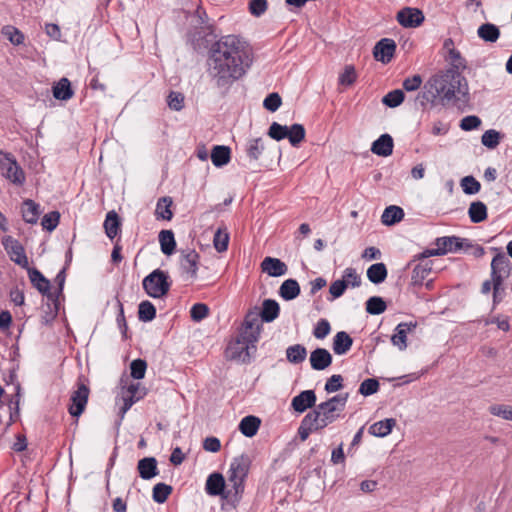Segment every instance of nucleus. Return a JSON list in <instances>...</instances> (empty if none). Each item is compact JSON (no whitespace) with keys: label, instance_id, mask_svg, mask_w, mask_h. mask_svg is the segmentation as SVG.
Here are the masks:
<instances>
[{"label":"nucleus","instance_id":"nucleus-1","mask_svg":"<svg viewBox=\"0 0 512 512\" xmlns=\"http://www.w3.org/2000/svg\"><path fill=\"white\" fill-rule=\"evenodd\" d=\"M252 61L247 44L234 35H228L212 49L209 74L217 87H229L246 73Z\"/></svg>","mask_w":512,"mask_h":512},{"label":"nucleus","instance_id":"nucleus-2","mask_svg":"<svg viewBox=\"0 0 512 512\" xmlns=\"http://www.w3.org/2000/svg\"><path fill=\"white\" fill-rule=\"evenodd\" d=\"M469 87L466 78L455 69H443L433 74L418 94L422 106L466 100Z\"/></svg>","mask_w":512,"mask_h":512},{"label":"nucleus","instance_id":"nucleus-3","mask_svg":"<svg viewBox=\"0 0 512 512\" xmlns=\"http://www.w3.org/2000/svg\"><path fill=\"white\" fill-rule=\"evenodd\" d=\"M348 393L336 395L329 400L320 403L314 410L308 413L310 423L315 422L321 430L336 421L344 410L348 400Z\"/></svg>","mask_w":512,"mask_h":512},{"label":"nucleus","instance_id":"nucleus-4","mask_svg":"<svg viewBox=\"0 0 512 512\" xmlns=\"http://www.w3.org/2000/svg\"><path fill=\"white\" fill-rule=\"evenodd\" d=\"M511 272V262L509 258L504 254L499 252L491 262V277L493 282V302L494 304L500 302V291L502 289V285L505 279L510 276Z\"/></svg>","mask_w":512,"mask_h":512},{"label":"nucleus","instance_id":"nucleus-5","mask_svg":"<svg viewBox=\"0 0 512 512\" xmlns=\"http://www.w3.org/2000/svg\"><path fill=\"white\" fill-rule=\"evenodd\" d=\"M142 285L148 296L161 298L170 289L169 276L165 271L156 269L143 279Z\"/></svg>","mask_w":512,"mask_h":512},{"label":"nucleus","instance_id":"nucleus-6","mask_svg":"<svg viewBox=\"0 0 512 512\" xmlns=\"http://www.w3.org/2000/svg\"><path fill=\"white\" fill-rule=\"evenodd\" d=\"M0 174L9 182L22 186L26 176L16 158L9 152L0 150Z\"/></svg>","mask_w":512,"mask_h":512},{"label":"nucleus","instance_id":"nucleus-7","mask_svg":"<svg viewBox=\"0 0 512 512\" xmlns=\"http://www.w3.org/2000/svg\"><path fill=\"white\" fill-rule=\"evenodd\" d=\"M251 461L247 455H240L235 457L230 465L228 480L236 493L243 490V483L249 473Z\"/></svg>","mask_w":512,"mask_h":512},{"label":"nucleus","instance_id":"nucleus-8","mask_svg":"<svg viewBox=\"0 0 512 512\" xmlns=\"http://www.w3.org/2000/svg\"><path fill=\"white\" fill-rule=\"evenodd\" d=\"M255 343L248 341L244 335L231 341L226 348V357L238 362H248L250 360V349H255Z\"/></svg>","mask_w":512,"mask_h":512},{"label":"nucleus","instance_id":"nucleus-9","mask_svg":"<svg viewBox=\"0 0 512 512\" xmlns=\"http://www.w3.org/2000/svg\"><path fill=\"white\" fill-rule=\"evenodd\" d=\"M435 245V249H428L422 253L423 258L456 252L464 247V239L456 236L439 237L436 239Z\"/></svg>","mask_w":512,"mask_h":512},{"label":"nucleus","instance_id":"nucleus-10","mask_svg":"<svg viewBox=\"0 0 512 512\" xmlns=\"http://www.w3.org/2000/svg\"><path fill=\"white\" fill-rule=\"evenodd\" d=\"M2 244L11 261L21 266L22 268H28V258L26 256L24 247L18 240L12 236H5L2 239Z\"/></svg>","mask_w":512,"mask_h":512},{"label":"nucleus","instance_id":"nucleus-11","mask_svg":"<svg viewBox=\"0 0 512 512\" xmlns=\"http://www.w3.org/2000/svg\"><path fill=\"white\" fill-rule=\"evenodd\" d=\"M443 52L445 61L450 65L448 69H455L462 73L467 68V62L461 52L455 47L453 39L447 38L444 40Z\"/></svg>","mask_w":512,"mask_h":512},{"label":"nucleus","instance_id":"nucleus-12","mask_svg":"<svg viewBox=\"0 0 512 512\" xmlns=\"http://www.w3.org/2000/svg\"><path fill=\"white\" fill-rule=\"evenodd\" d=\"M89 392L87 385L81 382L77 384V389L71 394V404L68 408L71 416L79 417L84 412L88 402Z\"/></svg>","mask_w":512,"mask_h":512},{"label":"nucleus","instance_id":"nucleus-13","mask_svg":"<svg viewBox=\"0 0 512 512\" xmlns=\"http://www.w3.org/2000/svg\"><path fill=\"white\" fill-rule=\"evenodd\" d=\"M200 256L194 250L187 248L181 251L180 267L189 279H196L199 267Z\"/></svg>","mask_w":512,"mask_h":512},{"label":"nucleus","instance_id":"nucleus-14","mask_svg":"<svg viewBox=\"0 0 512 512\" xmlns=\"http://www.w3.org/2000/svg\"><path fill=\"white\" fill-rule=\"evenodd\" d=\"M259 317L260 314L257 311H249L245 316L242 335L248 341L257 342L259 340L262 329Z\"/></svg>","mask_w":512,"mask_h":512},{"label":"nucleus","instance_id":"nucleus-15","mask_svg":"<svg viewBox=\"0 0 512 512\" xmlns=\"http://www.w3.org/2000/svg\"><path fill=\"white\" fill-rule=\"evenodd\" d=\"M396 19L405 28H415L423 23L424 14L417 8L406 7L397 13Z\"/></svg>","mask_w":512,"mask_h":512},{"label":"nucleus","instance_id":"nucleus-16","mask_svg":"<svg viewBox=\"0 0 512 512\" xmlns=\"http://www.w3.org/2000/svg\"><path fill=\"white\" fill-rule=\"evenodd\" d=\"M395 50V41L389 38H383L374 46L373 55L377 61L387 64L393 58Z\"/></svg>","mask_w":512,"mask_h":512},{"label":"nucleus","instance_id":"nucleus-17","mask_svg":"<svg viewBox=\"0 0 512 512\" xmlns=\"http://www.w3.org/2000/svg\"><path fill=\"white\" fill-rule=\"evenodd\" d=\"M309 361L313 370L322 371L332 364V355L325 348H316L310 353Z\"/></svg>","mask_w":512,"mask_h":512},{"label":"nucleus","instance_id":"nucleus-18","mask_svg":"<svg viewBox=\"0 0 512 512\" xmlns=\"http://www.w3.org/2000/svg\"><path fill=\"white\" fill-rule=\"evenodd\" d=\"M417 324L413 322H402L395 328V332L391 337V342L394 346L398 347L399 350H405L407 347V334L412 332L416 328Z\"/></svg>","mask_w":512,"mask_h":512},{"label":"nucleus","instance_id":"nucleus-19","mask_svg":"<svg viewBox=\"0 0 512 512\" xmlns=\"http://www.w3.org/2000/svg\"><path fill=\"white\" fill-rule=\"evenodd\" d=\"M417 258L419 263L413 268L411 280L414 285H422L423 281L431 273L433 263L431 260L423 258L422 253Z\"/></svg>","mask_w":512,"mask_h":512},{"label":"nucleus","instance_id":"nucleus-20","mask_svg":"<svg viewBox=\"0 0 512 512\" xmlns=\"http://www.w3.org/2000/svg\"><path fill=\"white\" fill-rule=\"evenodd\" d=\"M316 394L313 390H305L292 399V408L299 413L306 411L308 408L315 406Z\"/></svg>","mask_w":512,"mask_h":512},{"label":"nucleus","instance_id":"nucleus-21","mask_svg":"<svg viewBox=\"0 0 512 512\" xmlns=\"http://www.w3.org/2000/svg\"><path fill=\"white\" fill-rule=\"evenodd\" d=\"M261 269L269 276L279 277L286 274L287 265L278 258L266 257L261 263Z\"/></svg>","mask_w":512,"mask_h":512},{"label":"nucleus","instance_id":"nucleus-22","mask_svg":"<svg viewBox=\"0 0 512 512\" xmlns=\"http://www.w3.org/2000/svg\"><path fill=\"white\" fill-rule=\"evenodd\" d=\"M393 147V138L389 134H382L372 143L371 151L378 156L388 157L393 153Z\"/></svg>","mask_w":512,"mask_h":512},{"label":"nucleus","instance_id":"nucleus-23","mask_svg":"<svg viewBox=\"0 0 512 512\" xmlns=\"http://www.w3.org/2000/svg\"><path fill=\"white\" fill-rule=\"evenodd\" d=\"M353 345L352 337L345 331L337 332L333 338V351L337 355L346 354Z\"/></svg>","mask_w":512,"mask_h":512},{"label":"nucleus","instance_id":"nucleus-24","mask_svg":"<svg viewBox=\"0 0 512 512\" xmlns=\"http://www.w3.org/2000/svg\"><path fill=\"white\" fill-rule=\"evenodd\" d=\"M137 469L142 479L149 480L158 475L157 461L154 457L139 460Z\"/></svg>","mask_w":512,"mask_h":512},{"label":"nucleus","instance_id":"nucleus-25","mask_svg":"<svg viewBox=\"0 0 512 512\" xmlns=\"http://www.w3.org/2000/svg\"><path fill=\"white\" fill-rule=\"evenodd\" d=\"M52 92L54 98L62 101H67L74 95V92L71 88V83L65 77L61 78L57 83L53 85Z\"/></svg>","mask_w":512,"mask_h":512},{"label":"nucleus","instance_id":"nucleus-26","mask_svg":"<svg viewBox=\"0 0 512 512\" xmlns=\"http://www.w3.org/2000/svg\"><path fill=\"white\" fill-rule=\"evenodd\" d=\"M225 487V480L222 474L213 473L206 480L205 490L210 496L221 495Z\"/></svg>","mask_w":512,"mask_h":512},{"label":"nucleus","instance_id":"nucleus-27","mask_svg":"<svg viewBox=\"0 0 512 512\" xmlns=\"http://www.w3.org/2000/svg\"><path fill=\"white\" fill-rule=\"evenodd\" d=\"M231 150L228 146L216 145L211 151V161L214 166L222 167L229 163Z\"/></svg>","mask_w":512,"mask_h":512},{"label":"nucleus","instance_id":"nucleus-28","mask_svg":"<svg viewBox=\"0 0 512 512\" xmlns=\"http://www.w3.org/2000/svg\"><path fill=\"white\" fill-rule=\"evenodd\" d=\"M261 420L256 416H246L239 423L240 432L246 437H253L259 430Z\"/></svg>","mask_w":512,"mask_h":512},{"label":"nucleus","instance_id":"nucleus-29","mask_svg":"<svg viewBox=\"0 0 512 512\" xmlns=\"http://www.w3.org/2000/svg\"><path fill=\"white\" fill-rule=\"evenodd\" d=\"M396 425V420L393 418H387L378 422H375L369 427V433L376 437H385L389 435Z\"/></svg>","mask_w":512,"mask_h":512},{"label":"nucleus","instance_id":"nucleus-30","mask_svg":"<svg viewBox=\"0 0 512 512\" xmlns=\"http://www.w3.org/2000/svg\"><path fill=\"white\" fill-rule=\"evenodd\" d=\"M477 35L485 42H496L500 37L499 28L492 23H484L477 29Z\"/></svg>","mask_w":512,"mask_h":512},{"label":"nucleus","instance_id":"nucleus-31","mask_svg":"<svg viewBox=\"0 0 512 512\" xmlns=\"http://www.w3.org/2000/svg\"><path fill=\"white\" fill-rule=\"evenodd\" d=\"M279 311V304L275 300L266 299L263 301L260 317L264 322H272L278 317Z\"/></svg>","mask_w":512,"mask_h":512},{"label":"nucleus","instance_id":"nucleus-32","mask_svg":"<svg viewBox=\"0 0 512 512\" xmlns=\"http://www.w3.org/2000/svg\"><path fill=\"white\" fill-rule=\"evenodd\" d=\"M299 294L300 286L294 279L285 280L279 288V295L287 301L295 299Z\"/></svg>","mask_w":512,"mask_h":512},{"label":"nucleus","instance_id":"nucleus-33","mask_svg":"<svg viewBox=\"0 0 512 512\" xmlns=\"http://www.w3.org/2000/svg\"><path fill=\"white\" fill-rule=\"evenodd\" d=\"M120 219L115 211H109L104 221V229L108 238L113 239L120 230Z\"/></svg>","mask_w":512,"mask_h":512},{"label":"nucleus","instance_id":"nucleus-34","mask_svg":"<svg viewBox=\"0 0 512 512\" xmlns=\"http://www.w3.org/2000/svg\"><path fill=\"white\" fill-rule=\"evenodd\" d=\"M159 243L163 254L170 256L174 253L176 241L171 230H162L159 233Z\"/></svg>","mask_w":512,"mask_h":512},{"label":"nucleus","instance_id":"nucleus-35","mask_svg":"<svg viewBox=\"0 0 512 512\" xmlns=\"http://www.w3.org/2000/svg\"><path fill=\"white\" fill-rule=\"evenodd\" d=\"M30 281L34 287L42 294H46L50 290V282L35 268H27Z\"/></svg>","mask_w":512,"mask_h":512},{"label":"nucleus","instance_id":"nucleus-36","mask_svg":"<svg viewBox=\"0 0 512 512\" xmlns=\"http://www.w3.org/2000/svg\"><path fill=\"white\" fill-rule=\"evenodd\" d=\"M172 198L171 197H162L158 200L155 210V215L157 219L162 220H171L173 213L171 210L172 206Z\"/></svg>","mask_w":512,"mask_h":512},{"label":"nucleus","instance_id":"nucleus-37","mask_svg":"<svg viewBox=\"0 0 512 512\" xmlns=\"http://www.w3.org/2000/svg\"><path fill=\"white\" fill-rule=\"evenodd\" d=\"M403 217V209L398 206L391 205L384 210L381 216V221L385 225H393L400 222Z\"/></svg>","mask_w":512,"mask_h":512},{"label":"nucleus","instance_id":"nucleus-38","mask_svg":"<svg viewBox=\"0 0 512 512\" xmlns=\"http://www.w3.org/2000/svg\"><path fill=\"white\" fill-rule=\"evenodd\" d=\"M39 205L36 204L33 200H25L22 206V216L24 221L30 224H34L37 222L39 217Z\"/></svg>","mask_w":512,"mask_h":512},{"label":"nucleus","instance_id":"nucleus-39","mask_svg":"<svg viewBox=\"0 0 512 512\" xmlns=\"http://www.w3.org/2000/svg\"><path fill=\"white\" fill-rule=\"evenodd\" d=\"M307 356L306 348L301 344H294L286 349L287 360L292 364L302 363Z\"/></svg>","mask_w":512,"mask_h":512},{"label":"nucleus","instance_id":"nucleus-40","mask_svg":"<svg viewBox=\"0 0 512 512\" xmlns=\"http://www.w3.org/2000/svg\"><path fill=\"white\" fill-rule=\"evenodd\" d=\"M468 215L473 223H480L487 218V207L481 201H475L470 204Z\"/></svg>","mask_w":512,"mask_h":512},{"label":"nucleus","instance_id":"nucleus-41","mask_svg":"<svg viewBox=\"0 0 512 512\" xmlns=\"http://www.w3.org/2000/svg\"><path fill=\"white\" fill-rule=\"evenodd\" d=\"M387 277V269L384 263H376L367 269V278L374 284L382 283Z\"/></svg>","mask_w":512,"mask_h":512},{"label":"nucleus","instance_id":"nucleus-42","mask_svg":"<svg viewBox=\"0 0 512 512\" xmlns=\"http://www.w3.org/2000/svg\"><path fill=\"white\" fill-rule=\"evenodd\" d=\"M229 232L226 227L218 228L214 234L213 245L218 252H224L229 244Z\"/></svg>","mask_w":512,"mask_h":512},{"label":"nucleus","instance_id":"nucleus-43","mask_svg":"<svg viewBox=\"0 0 512 512\" xmlns=\"http://www.w3.org/2000/svg\"><path fill=\"white\" fill-rule=\"evenodd\" d=\"M156 316V308L150 301H142L138 308V317L143 322L152 321Z\"/></svg>","mask_w":512,"mask_h":512},{"label":"nucleus","instance_id":"nucleus-44","mask_svg":"<svg viewBox=\"0 0 512 512\" xmlns=\"http://www.w3.org/2000/svg\"><path fill=\"white\" fill-rule=\"evenodd\" d=\"M386 308V303L381 297L373 296L366 301V311L371 315H379L383 313Z\"/></svg>","mask_w":512,"mask_h":512},{"label":"nucleus","instance_id":"nucleus-45","mask_svg":"<svg viewBox=\"0 0 512 512\" xmlns=\"http://www.w3.org/2000/svg\"><path fill=\"white\" fill-rule=\"evenodd\" d=\"M305 129L301 124H293L288 129V140L292 146H298L305 138Z\"/></svg>","mask_w":512,"mask_h":512},{"label":"nucleus","instance_id":"nucleus-46","mask_svg":"<svg viewBox=\"0 0 512 512\" xmlns=\"http://www.w3.org/2000/svg\"><path fill=\"white\" fill-rule=\"evenodd\" d=\"M264 151V144L261 138H255L248 141L246 153L252 160H258Z\"/></svg>","mask_w":512,"mask_h":512},{"label":"nucleus","instance_id":"nucleus-47","mask_svg":"<svg viewBox=\"0 0 512 512\" xmlns=\"http://www.w3.org/2000/svg\"><path fill=\"white\" fill-rule=\"evenodd\" d=\"M404 98V92L400 89H395L383 97L382 103L390 108H395L404 101Z\"/></svg>","mask_w":512,"mask_h":512},{"label":"nucleus","instance_id":"nucleus-48","mask_svg":"<svg viewBox=\"0 0 512 512\" xmlns=\"http://www.w3.org/2000/svg\"><path fill=\"white\" fill-rule=\"evenodd\" d=\"M491 415L512 421V405L493 404L489 407Z\"/></svg>","mask_w":512,"mask_h":512},{"label":"nucleus","instance_id":"nucleus-49","mask_svg":"<svg viewBox=\"0 0 512 512\" xmlns=\"http://www.w3.org/2000/svg\"><path fill=\"white\" fill-rule=\"evenodd\" d=\"M171 492V486L164 483H158L153 487V500L157 503H164Z\"/></svg>","mask_w":512,"mask_h":512},{"label":"nucleus","instance_id":"nucleus-50","mask_svg":"<svg viewBox=\"0 0 512 512\" xmlns=\"http://www.w3.org/2000/svg\"><path fill=\"white\" fill-rule=\"evenodd\" d=\"M288 129V126L281 125L277 122H273L269 127L268 135L272 139L280 141L285 138H288Z\"/></svg>","mask_w":512,"mask_h":512},{"label":"nucleus","instance_id":"nucleus-51","mask_svg":"<svg viewBox=\"0 0 512 512\" xmlns=\"http://www.w3.org/2000/svg\"><path fill=\"white\" fill-rule=\"evenodd\" d=\"M481 142L487 148L494 149L499 145L500 133L493 129L487 130L482 135Z\"/></svg>","mask_w":512,"mask_h":512},{"label":"nucleus","instance_id":"nucleus-52","mask_svg":"<svg viewBox=\"0 0 512 512\" xmlns=\"http://www.w3.org/2000/svg\"><path fill=\"white\" fill-rule=\"evenodd\" d=\"M2 33L14 45H20L24 41L22 32L13 26H5Z\"/></svg>","mask_w":512,"mask_h":512},{"label":"nucleus","instance_id":"nucleus-53","mask_svg":"<svg viewBox=\"0 0 512 512\" xmlns=\"http://www.w3.org/2000/svg\"><path fill=\"white\" fill-rule=\"evenodd\" d=\"M463 192L468 195H474L480 191L481 185L473 176H466L461 180Z\"/></svg>","mask_w":512,"mask_h":512},{"label":"nucleus","instance_id":"nucleus-54","mask_svg":"<svg viewBox=\"0 0 512 512\" xmlns=\"http://www.w3.org/2000/svg\"><path fill=\"white\" fill-rule=\"evenodd\" d=\"M146 369L147 363L142 359H135L130 364L131 376L137 380L144 378Z\"/></svg>","mask_w":512,"mask_h":512},{"label":"nucleus","instance_id":"nucleus-55","mask_svg":"<svg viewBox=\"0 0 512 512\" xmlns=\"http://www.w3.org/2000/svg\"><path fill=\"white\" fill-rule=\"evenodd\" d=\"M308 414L303 418L301 425L298 429L299 437L302 441H305L311 432L321 430L318 426H316L315 422H309Z\"/></svg>","mask_w":512,"mask_h":512},{"label":"nucleus","instance_id":"nucleus-56","mask_svg":"<svg viewBox=\"0 0 512 512\" xmlns=\"http://www.w3.org/2000/svg\"><path fill=\"white\" fill-rule=\"evenodd\" d=\"M379 389V382L374 378L365 379L359 387V393L363 396H369L376 393Z\"/></svg>","mask_w":512,"mask_h":512},{"label":"nucleus","instance_id":"nucleus-57","mask_svg":"<svg viewBox=\"0 0 512 512\" xmlns=\"http://www.w3.org/2000/svg\"><path fill=\"white\" fill-rule=\"evenodd\" d=\"M209 314V308L206 304L197 303L194 304L190 309V316L193 321L199 322L206 318Z\"/></svg>","mask_w":512,"mask_h":512},{"label":"nucleus","instance_id":"nucleus-58","mask_svg":"<svg viewBox=\"0 0 512 512\" xmlns=\"http://www.w3.org/2000/svg\"><path fill=\"white\" fill-rule=\"evenodd\" d=\"M59 219H60L59 212L53 211V212H50V213L44 215V217L42 218V221H41V225L44 229H46L48 231H53L57 227V225L59 223Z\"/></svg>","mask_w":512,"mask_h":512},{"label":"nucleus","instance_id":"nucleus-59","mask_svg":"<svg viewBox=\"0 0 512 512\" xmlns=\"http://www.w3.org/2000/svg\"><path fill=\"white\" fill-rule=\"evenodd\" d=\"M331 326L328 320L320 319L313 330V335L317 339H324L329 335Z\"/></svg>","mask_w":512,"mask_h":512},{"label":"nucleus","instance_id":"nucleus-60","mask_svg":"<svg viewBox=\"0 0 512 512\" xmlns=\"http://www.w3.org/2000/svg\"><path fill=\"white\" fill-rule=\"evenodd\" d=\"M342 281H345L347 283V287L350 285L352 287H358L361 284V278L357 274L356 270L354 268H346L343 273V277L341 279Z\"/></svg>","mask_w":512,"mask_h":512},{"label":"nucleus","instance_id":"nucleus-61","mask_svg":"<svg viewBox=\"0 0 512 512\" xmlns=\"http://www.w3.org/2000/svg\"><path fill=\"white\" fill-rule=\"evenodd\" d=\"M357 78L354 66L348 65L339 76V83L342 85H352Z\"/></svg>","mask_w":512,"mask_h":512},{"label":"nucleus","instance_id":"nucleus-62","mask_svg":"<svg viewBox=\"0 0 512 512\" xmlns=\"http://www.w3.org/2000/svg\"><path fill=\"white\" fill-rule=\"evenodd\" d=\"M268 8L267 0H250L249 11L255 17L263 15Z\"/></svg>","mask_w":512,"mask_h":512},{"label":"nucleus","instance_id":"nucleus-63","mask_svg":"<svg viewBox=\"0 0 512 512\" xmlns=\"http://www.w3.org/2000/svg\"><path fill=\"white\" fill-rule=\"evenodd\" d=\"M281 104L282 100L278 93L269 94L263 102L264 108L271 112H275Z\"/></svg>","mask_w":512,"mask_h":512},{"label":"nucleus","instance_id":"nucleus-64","mask_svg":"<svg viewBox=\"0 0 512 512\" xmlns=\"http://www.w3.org/2000/svg\"><path fill=\"white\" fill-rule=\"evenodd\" d=\"M168 106L175 111H180L184 107V96L180 92L172 91L168 95Z\"/></svg>","mask_w":512,"mask_h":512}]
</instances>
